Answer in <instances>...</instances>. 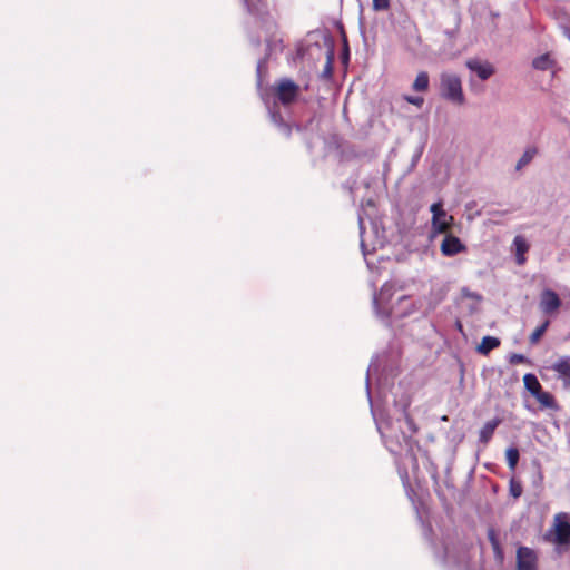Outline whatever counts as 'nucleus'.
<instances>
[{"instance_id": "ddd939ff", "label": "nucleus", "mask_w": 570, "mask_h": 570, "mask_svg": "<svg viewBox=\"0 0 570 570\" xmlns=\"http://www.w3.org/2000/svg\"><path fill=\"white\" fill-rule=\"evenodd\" d=\"M429 86H430L429 73L426 71H420L416 75V77L412 83V89L416 92H425V91H428Z\"/></svg>"}, {"instance_id": "9b49d317", "label": "nucleus", "mask_w": 570, "mask_h": 570, "mask_svg": "<svg viewBox=\"0 0 570 570\" xmlns=\"http://www.w3.org/2000/svg\"><path fill=\"white\" fill-rule=\"evenodd\" d=\"M513 246L515 248L517 263L522 265L525 262L524 254L528 252L529 245L524 237L515 236L513 239Z\"/></svg>"}, {"instance_id": "5701e85b", "label": "nucleus", "mask_w": 570, "mask_h": 570, "mask_svg": "<svg viewBox=\"0 0 570 570\" xmlns=\"http://www.w3.org/2000/svg\"><path fill=\"white\" fill-rule=\"evenodd\" d=\"M373 9L379 10H386L390 7V0H373L372 1Z\"/></svg>"}, {"instance_id": "cd10ccee", "label": "nucleus", "mask_w": 570, "mask_h": 570, "mask_svg": "<svg viewBox=\"0 0 570 570\" xmlns=\"http://www.w3.org/2000/svg\"><path fill=\"white\" fill-rule=\"evenodd\" d=\"M370 379L368 376L366 377V391H367V395L370 396V383H368Z\"/></svg>"}, {"instance_id": "7ed1b4c3", "label": "nucleus", "mask_w": 570, "mask_h": 570, "mask_svg": "<svg viewBox=\"0 0 570 570\" xmlns=\"http://www.w3.org/2000/svg\"><path fill=\"white\" fill-rule=\"evenodd\" d=\"M553 534L552 541L559 546H570V515L567 513H558L553 520V527L550 530Z\"/></svg>"}, {"instance_id": "6e6552de", "label": "nucleus", "mask_w": 570, "mask_h": 570, "mask_svg": "<svg viewBox=\"0 0 570 570\" xmlns=\"http://www.w3.org/2000/svg\"><path fill=\"white\" fill-rule=\"evenodd\" d=\"M561 301L556 292L551 289H544L540 297V309L544 314H552L559 309Z\"/></svg>"}, {"instance_id": "a211bd4d", "label": "nucleus", "mask_w": 570, "mask_h": 570, "mask_svg": "<svg viewBox=\"0 0 570 570\" xmlns=\"http://www.w3.org/2000/svg\"><path fill=\"white\" fill-rule=\"evenodd\" d=\"M507 463L510 470H514L519 461V451L517 448H508L505 451Z\"/></svg>"}, {"instance_id": "a878e982", "label": "nucleus", "mask_w": 570, "mask_h": 570, "mask_svg": "<svg viewBox=\"0 0 570 570\" xmlns=\"http://www.w3.org/2000/svg\"><path fill=\"white\" fill-rule=\"evenodd\" d=\"M244 2L247 6L248 10H256L259 0H244Z\"/></svg>"}, {"instance_id": "f8f14e48", "label": "nucleus", "mask_w": 570, "mask_h": 570, "mask_svg": "<svg viewBox=\"0 0 570 570\" xmlns=\"http://www.w3.org/2000/svg\"><path fill=\"white\" fill-rule=\"evenodd\" d=\"M501 423V420L494 419L489 422H487L483 428L480 430L479 440L482 443H488L489 440L492 438L495 429Z\"/></svg>"}, {"instance_id": "393cba45", "label": "nucleus", "mask_w": 570, "mask_h": 570, "mask_svg": "<svg viewBox=\"0 0 570 570\" xmlns=\"http://www.w3.org/2000/svg\"><path fill=\"white\" fill-rule=\"evenodd\" d=\"M405 421H406V424H407L410 431L412 433H415L417 430L416 425L414 424L413 420L407 414H405Z\"/></svg>"}, {"instance_id": "39448f33", "label": "nucleus", "mask_w": 570, "mask_h": 570, "mask_svg": "<svg viewBox=\"0 0 570 570\" xmlns=\"http://www.w3.org/2000/svg\"><path fill=\"white\" fill-rule=\"evenodd\" d=\"M440 250L443 256L452 257L466 250V246L461 242V239L452 234H445L441 245Z\"/></svg>"}, {"instance_id": "f3484780", "label": "nucleus", "mask_w": 570, "mask_h": 570, "mask_svg": "<svg viewBox=\"0 0 570 570\" xmlns=\"http://www.w3.org/2000/svg\"><path fill=\"white\" fill-rule=\"evenodd\" d=\"M532 66L538 70H548L552 67V60L549 55H542L540 57H537Z\"/></svg>"}, {"instance_id": "b1692460", "label": "nucleus", "mask_w": 570, "mask_h": 570, "mask_svg": "<svg viewBox=\"0 0 570 570\" xmlns=\"http://www.w3.org/2000/svg\"><path fill=\"white\" fill-rule=\"evenodd\" d=\"M510 493L513 498H519L522 494V485L515 482H511Z\"/></svg>"}, {"instance_id": "0eeeda50", "label": "nucleus", "mask_w": 570, "mask_h": 570, "mask_svg": "<svg viewBox=\"0 0 570 570\" xmlns=\"http://www.w3.org/2000/svg\"><path fill=\"white\" fill-rule=\"evenodd\" d=\"M297 91V85L288 79L282 80L276 89L277 97L284 105L291 104L296 98Z\"/></svg>"}, {"instance_id": "2eb2a0df", "label": "nucleus", "mask_w": 570, "mask_h": 570, "mask_svg": "<svg viewBox=\"0 0 570 570\" xmlns=\"http://www.w3.org/2000/svg\"><path fill=\"white\" fill-rule=\"evenodd\" d=\"M534 397L542 407L558 410V405L554 401V397L549 392H544L541 390Z\"/></svg>"}, {"instance_id": "f03ea898", "label": "nucleus", "mask_w": 570, "mask_h": 570, "mask_svg": "<svg viewBox=\"0 0 570 570\" xmlns=\"http://www.w3.org/2000/svg\"><path fill=\"white\" fill-rule=\"evenodd\" d=\"M440 95L442 98L454 105H463L465 98L462 89L461 78L453 72H442L440 75Z\"/></svg>"}, {"instance_id": "4468645a", "label": "nucleus", "mask_w": 570, "mask_h": 570, "mask_svg": "<svg viewBox=\"0 0 570 570\" xmlns=\"http://www.w3.org/2000/svg\"><path fill=\"white\" fill-rule=\"evenodd\" d=\"M500 345V340L494 336H484L481 343L478 345L476 351L480 354L487 355L492 350Z\"/></svg>"}, {"instance_id": "c85d7f7f", "label": "nucleus", "mask_w": 570, "mask_h": 570, "mask_svg": "<svg viewBox=\"0 0 570 570\" xmlns=\"http://www.w3.org/2000/svg\"><path fill=\"white\" fill-rule=\"evenodd\" d=\"M360 228H361V230L363 229V222H362V219H360Z\"/></svg>"}, {"instance_id": "bb28decb", "label": "nucleus", "mask_w": 570, "mask_h": 570, "mask_svg": "<svg viewBox=\"0 0 570 570\" xmlns=\"http://www.w3.org/2000/svg\"><path fill=\"white\" fill-rule=\"evenodd\" d=\"M522 360H523V356H522V355H513V357H512V361H513V362H520V361H522Z\"/></svg>"}, {"instance_id": "dca6fc26", "label": "nucleus", "mask_w": 570, "mask_h": 570, "mask_svg": "<svg viewBox=\"0 0 570 570\" xmlns=\"http://www.w3.org/2000/svg\"><path fill=\"white\" fill-rule=\"evenodd\" d=\"M523 383L527 390L535 396L541 390V385L534 374L528 373L523 376Z\"/></svg>"}, {"instance_id": "6ab92c4d", "label": "nucleus", "mask_w": 570, "mask_h": 570, "mask_svg": "<svg viewBox=\"0 0 570 570\" xmlns=\"http://www.w3.org/2000/svg\"><path fill=\"white\" fill-rule=\"evenodd\" d=\"M488 538H489V540L491 542V546H492V548L494 550L495 557L498 559H502V551H501L499 541L497 539V533H495L494 529H489L488 530Z\"/></svg>"}, {"instance_id": "20e7f679", "label": "nucleus", "mask_w": 570, "mask_h": 570, "mask_svg": "<svg viewBox=\"0 0 570 570\" xmlns=\"http://www.w3.org/2000/svg\"><path fill=\"white\" fill-rule=\"evenodd\" d=\"M430 210L432 213L433 232L438 234L446 233L453 223V217L443 209L441 202L432 204Z\"/></svg>"}, {"instance_id": "aec40b11", "label": "nucleus", "mask_w": 570, "mask_h": 570, "mask_svg": "<svg viewBox=\"0 0 570 570\" xmlns=\"http://www.w3.org/2000/svg\"><path fill=\"white\" fill-rule=\"evenodd\" d=\"M549 326V321H546L543 324H541L540 326H538L533 332L532 334L530 335V342L531 344H535L539 342V340L541 338V336L544 334V332L547 331Z\"/></svg>"}, {"instance_id": "9d476101", "label": "nucleus", "mask_w": 570, "mask_h": 570, "mask_svg": "<svg viewBox=\"0 0 570 570\" xmlns=\"http://www.w3.org/2000/svg\"><path fill=\"white\" fill-rule=\"evenodd\" d=\"M552 370L562 380L564 387H570V356L559 357L552 365Z\"/></svg>"}, {"instance_id": "4be33fe9", "label": "nucleus", "mask_w": 570, "mask_h": 570, "mask_svg": "<svg viewBox=\"0 0 570 570\" xmlns=\"http://www.w3.org/2000/svg\"><path fill=\"white\" fill-rule=\"evenodd\" d=\"M403 99L413 105V106H416L417 108H421L424 104V98L421 97V96H411V95H404L403 96Z\"/></svg>"}, {"instance_id": "f257e3e1", "label": "nucleus", "mask_w": 570, "mask_h": 570, "mask_svg": "<svg viewBox=\"0 0 570 570\" xmlns=\"http://www.w3.org/2000/svg\"><path fill=\"white\" fill-rule=\"evenodd\" d=\"M395 292V286L392 283H385L380 293L374 295L373 304L375 312L381 317H387L390 314L397 318L406 317L416 311V304L405 295L397 298L396 303L390 308L386 307Z\"/></svg>"}, {"instance_id": "423d86ee", "label": "nucleus", "mask_w": 570, "mask_h": 570, "mask_svg": "<svg viewBox=\"0 0 570 570\" xmlns=\"http://www.w3.org/2000/svg\"><path fill=\"white\" fill-rule=\"evenodd\" d=\"M517 561L518 570H537V556L527 547L518 549Z\"/></svg>"}, {"instance_id": "1a4fd4ad", "label": "nucleus", "mask_w": 570, "mask_h": 570, "mask_svg": "<svg viewBox=\"0 0 570 570\" xmlns=\"http://www.w3.org/2000/svg\"><path fill=\"white\" fill-rule=\"evenodd\" d=\"M466 67L474 72L481 80L489 79L494 73L493 66L480 59H470L466 61Z\"/></svg>"}, {"instance_id": "412c9836", "label": "nucleus", "mask_w": 570, "mask_h": 570, "mask_svg": "<svg viewBox=\"0 0 570 570\" xmlns=\"http://www.w3.org/2000/svg\"><path fill=\"white\" fill-rule=\"evenodd\" d=\"M534 155H535V149H528V150H525L524 154L518 160L517 169H520L523 166L528 165L532 160Z\"/></svg>"}]
</instances>
